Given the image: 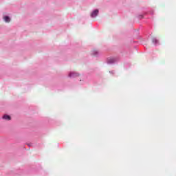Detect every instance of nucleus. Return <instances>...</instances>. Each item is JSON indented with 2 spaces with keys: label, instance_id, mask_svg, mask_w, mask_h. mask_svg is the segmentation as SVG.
Segmentation results:
<instances>
[{
  "label": "nucleus",
  "instance_id": "f257e3e1",
  "mask_svg": "<svg viewBox=\"0 0 176 176\" xmlns=\"http://www.w3.org/2000/svg\"><path fill=\"white\" fill-rule=\"evenodd\" d=\"M98 14V10H95L91 14V17H96L97 16Z\"/></svg>",
  "mask_w": 176,
  "mask_h": 176
},
{
  "label": "nucleus",
  "instance_id": "20e7f679",
  "mask_svg": "<svg viewBox=\"0 0 176 176\" xmlns=\"http://www.w3.org/2000/svg\"><path fill=\"white\" fill-rule=\"evenodd\" d=\"M3 119L4 120H10L11 118H10V116H8V115H4V116H3Z\"/></svg>",
  "mask_w": 176,
  "mask_h": 176
},
{
  "label": "nucleus",
  "instance_id": "7ed1b4c3",
  "mask_svg": "<svg viewBox=\"0 0 176 176\" xmlns=\"http://www.w3.org/2000/svg\"><path fill=\"white\" fill-rule=\"evenodd\" d=\"M3 20L6 23H10V18L8 16H4Z\"/></svg>",
  "mask_w": 176,
  "mask_h": 176
},
{
  "label": "nucleus",
  "instance_id": "39448f33",
  "mask_svg": "<svg viewBox=\"0 0 176 176\" xmlns=\"http://www.w3.org/2000/svg\"><path fill=\"white\" fill-rule=\"evenodd\" d=\"M153 43L156 44V43H158L159 41L156 38H153Z\"/></svg>",
  "mask_w": 176,
  "mask_h": 176
},
{
  "label": "nucleus",
  "instance_id": "f03ea898",
  "mask_svg": "<svg viewBox=\"0 0 176 176\" xmlns=\"http://www.w3.org/2000/svg\"><path fill=\"white\" fill-rule=\"evenodd\" d=\"M69 78H75L76 76H79V74H76V73H70L69 74Z\"/></svg>",
  "mask_w": 176,
  "mask_h": 176
}]
</instances>
